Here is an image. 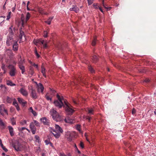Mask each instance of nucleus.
Returning a JSON list of instances; mask_svg holds the SVG:
<instances>
[{"label": "nucleus", "instance_id": "f257e3e1", "mask_svg": "<svg viewBox=\"0 0 156 156\" xmlns=\"http://www.w3.org/2000/svg\"><path fill=\"white\" fill-rule=\"evenodd\" d=\"M55 130L52 128H50V131L55 138H58L61 135V133L63 132V130L58 125H55Z\"/></svg>", "mask_w": 156, "mask_h": 156}, {"label": "nucleus", "instance_id": "f03ea898", "mask_svg": "<svg viewBox=\"0 0 156 156\" xmlns=\"http://www.w3.org/2000/svg\"><path fill=\"white\" fill-rule=\"evenodd\" d=\"M12 26L9 28V33L7 38L6 43L7 46H8L11 45L14 42L13 38L14 33L12 31Z\"/></svg>", "mask_w": 156, "mask_h": 156}, {"label": "nucleus", "instance_id": "7ed1b4c3", "mask_svg": "<svg viewBox=\"0 0 156 156\" xmlns=\"http://www.w3.org/2000/svg\"><path fill=\"white\" fill-rule=\"evenodd\" d=\"M50 114L53 119L57 122L61 121L63 119L54 109H51L50 112Z\"/></svg>", "mask_w": 156, "mask_h": 156}, {"label": "nucleus", "instance_id": "20e7f679", "mask_svg": "<svg viewBox=\"0 0 156 156\" xmlns=\"http://www.w3.org/2000/svg\"><path fill=\"white\" fill-rule=\"evenodd\" d=\"M57 97L58 100L55 101L54 104L55 105L59 108H61L63 105V101H64L65 104L66 103L62 97H60L58 94L57 95Z\"/></svg>", "mask_w": 156, "mask_h": 156}, {"label": "nucleus", "instance_id": "39448f33", "mask_svg": "<svg viewBox=\"0 0 156 156\" xmlns=\"http://www.w3.org/2000/svg\"><path fill=\"white\" fill-rule=\"evenodd\" d=\"M9 68L10 69L9 73L11 76H13L15 75L16 71L14 66L10 64L8 66Z\"/></svg>", "mask_w": 156, "mask_h": 156}, {"label": "nucleus", "instance_id": "423d86ee", "mask_svg": "<svg viewBox=\"0 0 156 156\" xmlns=\"http://www.w3.org/2000/svg\"><path fill=\"white\" fill-rule=\"evenodd\" d=\"M30 17V14L29 12H27L26 15V18L25 19L24 16L23 14H21V20L22 22V26L23 27V25L26 23L29 19Z\"/></svg>", "mask_w": 156, "mask_h": 156}, {"label": "nucleus", "instance_id": "0eeeda50", "mask_svg": "<svg viewBox=\"0 0 156 156\" xmlns=\"http://www.w3.org/2000/svg\"><path fill=\"white\" fill-rule=\"evenodd\" d=\"M0 113L2 115H3L5 113L8 115L7 111L5 109V105L3 104L0 105Z\"/></svg>", "mask_w": 156, "mask_h": 156}, {"label": "nucleus", "instance_id": "6e6552de", "mask_svg": "<svg viewBox=\"0 0 156 156\" xmlns=\"http://www.w3.org/2000/svg\"><path fill=\"white\" fill-rule=\"evenodd\" d=\"M30 92L31 96L34 99H36L37 98V96L36 93V90L32 87H31Z\"/></svg>", "mask_w": 156, "mask_h": 156}, {"label": "nucleus", "instance_id": "1a4fd4ad", "mask_svg": "<svg viewBox=\"0 0 156 156\" xmlns=\"http://www.w3.org/2000/svg\"><path fill=\"white\" fill-rule=\"evenodd\" d=\"M66 106V111L67 114L68 115H71L72 114L74 111L72 108H70L66 103H65Z\"/></svg>", "mask_w": 156, "mask_h": 156}, {"label": "nucleus", "instance_id": "9d476101", "mask_svg": "<svg viewBox=\"0 0 156 156\" xmlns=\"http://www.w3.org/2000/svg\"><path fill=\"white\" fill-rule=\"evenodd\" d=\"M37 89L38 92L39 93L41 92L42 94H43L44 87L41 83H40L38 84H37Z\"/></svg>", "mask_w": 156, "mask_h": 156}, {"label": "nucleus", "instance_id": "9b49d317", "mask_svg": "<svg viewBox=\"0 0 156 156\" xmlns=\"http://www.w3.org/2000/svg\"><path fill=\"white\" fill-rule=\"evenodd\" d=\"M19 37L20 40V41L22 42H23L26 40L25 36L24 35V33L22 31H20V34L19 35Z\"/></svg>", "mask_w": 156, "mask_h": 156}, {"label": "nucleus", "instance_id": "f8f14e48", "mask_svg": "<svg viewBox=\"0 0 156 156\" xmlns=\"http://www.w3.org/2000/svg\"><path fill=\"white\" fill-rule=\"evenodd\" d=\"M41 73L42 74L43 76L45 77H46V69L44 67V64L43 63L41 66Z\"/></svg>", "mask_w": 156, "mask_h": 156}, {"label": "nucleus", "instance_id": "ddd939ff", "mask_svg": "<svg viewBox=\"0 0 156 156\" xmlns=\"http://www.w3.org/2000/svg\"><path fill=\"white\" fill-rule=\"evenodd\" d=\"M17 100L19 103L21 104L23 106H24L27 104V102L22 98H18Z\"/></svg>", "mask_w": 156, "mask_h": 156}, {"label": "nucleus", "instance_id": "4468645a", "mask_svg": "<svg viewBox=\"0 0 156 156\" xmlns=\"http://www.w3.org/2000/svg\"><path fill=\"white\" fill-rule=\"evenodd\" d=\"M41 122H43L45 125H49L50 121L47 119L45 117L41 119Z\"/></svg>", "mask_w": 156, "mask_h": 156}, {"label": "nucleus", "instance_id": "2eb2a0df", "mask_svg": "<svg viewBox=\"0 0 156 156\" xmlns=\"http://www.w3.org/2000/svg\"><path fill=\"white\" fill-rule=\"evenodd\" d=\"M20 92L23 96H26L28 95V93L24 89L21 88L20 90Z\"/></svg>", "mask_w": 156, "mask_h": 156}, {"label": "nucleus", "instance_id": "dca6fc26", "mask_svg": "<svg viewBox=\"0 0 156 156\" xmlns=\"http://www.w3.org/2000/svg\"><path fill=\"white\" fill-rule=\"evenodd\" d=\"M64 121L66 123L72 124L73 123V120L70 119L69 117H67L64 119Z\"/></svg>", "mask_w": 156, "mask_h": 156}, {"label": "nucleus", "instance_id": "f3484780", "mask_svg": "<svg viewBox=\"0 0 156 156\" xmlns=\"http://www.w3.org/2000/svg\"><path fill=\"white\" fill-rule=\"evenodd\" d=\"M66 136L68 140L69 141H72V135L71 133H70L69 132V133H67Z\"/></svg>", "mask_w": 156, "mask_h": 156}, {"label": "nucleus", "instance_id": "a211bd4d", "mask_svg": "<svg viewBox=\"0 0 156 156\" xmlns=\"http://www.w3.org/2000/svg\"><path fill=\"white\" fill-rule=\"evenodd\" d=\"M69 10L70 11H74L76 13L79 12V8L75 5L73 6V7L70 8Z\"/></svg>", "mask_w": 156, "mask_h": 156}, {"label": "nucleus", "instance_id": "6ab92c4d", "mask_svg": "<svg viewBox=\"0 0 156 156\" xmlns=\"http://www.w3.org/2000/svg\"><path fill=\"white\" fill-rule=\"evenodd\" d=\"M18 46L17 41H16L13 44L12 47V50L14 51H17L18 50Z\"/></svg>", "mask_w": 156, "mask_h": 156}, {"label": "nucleus", "instance_id": "aec40b11", "mask_svg": "<svg viewBox=\"0 0 156 156\" xmlns=\"http://www.w3.org/2000/svg\"><path fill=\"white\" fill-rule=\"evenodd\" d=\"M8 128L10 135L11 136H13L14 135V133L13 128L11 126H8Z\"/></svg>", "mask_w": 156, "mask_h": 156}, {"label": "nucleus", "instance_id": "412c9836", "mask_svg": "<svg viewBox=\"0 0 156 156\" xmlns=\"http://www.w3.org/2000/svg\"><path fill=\"white\" fill-rule=\"evenodd\" d=\"M13 147L16 151H19L20 150V144L18 143H15L13 145Z\"/></svg>", "mask_w": 156, "mask_h": 156}, {"label": "nucleus", "instance_id": "4be33fe9", "mask_svg": "<svg viewBox=\"0 0 156 156\" xmlns=\"http://www.w3.org/2000/svg\"><path fill=\"white\" fill-rule=\"evenodd\" d=\"M18 57L19 58V65H22V64L24 63V59L22 60L21 58V56L20 55H18Z\"/></svg>", "mask_w": 156, "mask_h": 156}, {"label": "nucleus", "instance_id": "5701e85b", "mask_svg": "<svg viewBox=\"0 0 156 156\" xmlns=\"http://www.w3.org/2000/svg\"><path fill=\"white\" fill-rule=\"evenodd\" d=\"M20 69L21 70V73L23 74L25 72V69L24 66L23 65H20L19 66Z\"/></svg>", "mask_w": 156, "mask_h": 156}, {"label": "nucleus", "instance_id": "b1692460", "mask_svg": "<svg viewBox=\"0 0 156 156\" xmlns=\"http://www.w3.org/2000/svg\"><path fill=\"white\" fill-rule=\"evenodd\" d=\"M29 110L30 112H31L34 115V116H36L37 115V112L34 111L33 110L32 107H30V108L29 109Z\"/></svg>", "mask_w": 156, "mask_h": 156}, {"label": "nucleus", "instance_id": "393cba45", "mask_svg": "<svg viewBox=\"0 0 156 156\" xmlns=\"http://www.w3.org/2000/svg\"><path fill=\"white\" fill-rule=\"evenodd\" d=\"M14 99V98H12L9 97H7L6 100L7 103H11L12 102V101Z\"/></svg>", "mask_w": 156, "mask_h": 156}, {"label": "nucleus", "instance_id": "a878e982", "mask_svg": "<svg viewBox=\"0 0 156 156\" xmlns=\"http://www.w3.org/2000/svg\"><path fill=\"white\" fill-rule=\"evenodd\" d=\"M93 6L94 7L95 9H97L98 8L100 10V11L102 12H103V10L99 6H98V5L97 3H94L93 5Z\"/></svg>", "mask_w": 156, "mask_h": 156}, {"label": "nucleus", "instance_id": "bb28decb", "mask_svg": "<svg viewBox=\"0 0 156 156\" xmlns=\"http://www.w3.org/2000/svg\"><path fill=\"white\" fill-rule=\"evenodd\" d=\"M7 84L8 85H9L11 86H12L16 85L15 84L13 83L11 81L8 80L7 81Z\"/></svg>", "mask_w": 156, "mask_h": 156}, {"label": "nucleus", "instance_id": "cd10ccee", "mask_svg": "<svg viewBox=\"0 0 156 156\" xmlns=\"http://www.w3.org/2000/svg\"><path fill=\"white\" fill-rule=\"evenodd\" d=\"M94 109L92 108H88L87 112L90 115H93L94 114Z\"/></svg>", "mask_w": 156, "mask_h": 156}, {"label": "nucleus", "instance_id": "c85d7f7f", "mask_svg": "<svg viewBox=\"0 0 156 156\" xmlns=\"http://www.w3.org/2000/svg\"><path fill=\"white\" fill-rule=\"evenodd\" d=\"M53 18V17L49 18L47 21H45V22L47 23L48 24L50 25L51 24V22Z\"/></svg>", "mask_w": 156, "mask_h": 156}, {"label": "nucleus", "instance_id": "c756f323", "mask_svg": "<svg viewBox=\"0 0 156 156\" xmlns=\"http://www.w3.org/2000/svg\"><path fill=\"white\" fill-rule=\"evenodd\" d=\"M102 4L103 6L105 9H107V10H110L111 9V7H107L106 6H107V5H105L104 3V1L103 0L102 1Z\"/></svg>", "mask_w": 156, "mask_h": 156}, {"label": "nucleus", "instance_id": "7c9ffc66", "mask_svg": "<svg viewBox=\"0 0 156 156\" xmlns=\"http://www.w3.org/2000/svg\"><path fill=\"white\" fill-rule=\"evenodd\" d=\"M40 39L38 40H35L34 41V43L37 46L38 44H40Z\"/></svg>", "mask_w": 156, "mask_h": 156}, {"label": "nucleus", "instance_id": "2f4dec72", "mask_svg": "<svg viewBox=\"0 0 156 156\" xmlns=\"http://www.w3.org/2000/svg\"><path fill=\"white\" fill-rule=\"evenodd\" d=\"M38 11L41 14H47L48 13H44L43 11V9L42 8H39L38 9Z\"/></svg>", "mask_w": 156, "mask_h": 156}, {"label": "nucleus", "instance_id": "473e14b6", "mask_svg": "<svg viewBox=\"0 0 156 156\" xmlns=\"http://www.w3.org/2000/svg\"><path fill=\"white\" fill-rule=\"evenodd\" d=\"M30 129L36 128L34 125V123L33 122L30 123Z\"/></svg>", "mask_w": 156, "mask_h": 156}, {"label": "nucleus", "instance_id": "72a5a7b5", "mask_svg": "<svg viewBox=\"0 0 156 156\" xmlns=\"http://www.w3.org/2000/svg\"><path fill=\"white\" fill-rule=\"evenodd\" d=\"M12 124L13 125H15L16 124V120L14 118H12L11 119Z\"/></svg>", "mask_w": 156, "mask_h": 156}, {"label": "nucleus", "instance_id": "f704fd0d", "mask_svg": "<svg viewBox=\"0 0 156 156\" xmlns=\"http://www.w3.org/2000/svg\"><path fill=\"white\" fill-rule=\"evenodd\" d=\"M76 129L80 133H82V131L80 129V125H78L76 126Z\"/></svg>", "mask_w": 156, "mask_h": 156}, {"label": "nucleus", "instance_id": "c9c22d12", "mask_svg": "<svg viewBox=\"0 0 156 156\" xmlns=\"http://www.w3.org/2000/svg\"><path fill=\"white\" fill-rule=\"evenodd\" d=\"M11 13V12H10L8 13V14L7 16V18H6L7 20H8L10 19Z\"/></svg>", "mask_w": 156, "mask_h": 156}, {"label": "nucleus", "instance_id": "e433bc0d", "mask_svg": "<svg viewBox=\"0 0 156 156\" xmlns=\"http://www.w3.org/2000/svg\"><path fill=\"white\" fill-rule=\"evenodd\" d=\"M96 39L94 38L92 42V44L93 46H94L96 44Z\"/></svg>", "mask_w": 156, "mask_h": 156}, {"label": "nucleus", "instance_id": "4c0bfd02", "mask_svg": "<svg viewBox=\"0 0 156 156\" xmlns=\"http://www.w3.org/2000/svg\"><path fill=\"white\" fill-rule=\"evenodd\" d=\"M88 69L89 70H90V71L91 73H93L94 72V70L93 69L92 67L90 66L88 67Z\"/></svg>", "mask_w": 156, "mask_h": 156}, {"label": "nucleus", "instance_id": "58836bf2", "mask_svg": "<svg viewBox=\"0 0 156 156\" xmlns=\"http://www.w3.org/2000/svg\"><path fill=\"white\" fill-rule=\"evenodd\" d=\"M14 101L13 102V105L15 106H17L18 105V104L17 102L16 101L14 98Z\"/></svg>", "mask_w": 156, "mask_h": 156}, {"label": "nucleus", "instance_id": "ea45409f", "mask_svg": "<svg viewBox=\"0 0 156 156\" xmlns=\"http://www.w3.org/2000/svg\"><path fill=\"white\" fill-rule=\"evenodd\" d=\"M5 17H0V24L4 21Z\"/></svg>", "mask_w": 156, "mask_h": 156}, {"label": "nucleus", "instance_id": "a19ab883", "mask_svg": "<svg viewBox=\"0 0 156 156\" xmlns=\"http://www.w3.org/2000/svg\"><path fill=\"white\" fill-rule=\"evenodd\" d=\"M88 5H90L93 3L94 0H87Z\"/></svg>", "mask_w": 156, "mask_h": 156}, {"label": "nucleus", "instance_id": "79ce46f5", "mask_svg": "<svg viewBox=\"0 0 156 156\" xmlns=\"http://www.w3.org/2000/svg\"><path fill=\"white\" fill-rule=\"evenodd\" d=\"M83 118L84 119H88L89 121H90L91 119V117H89V116H83Z\"/></svg>", "mask_w": 156, "mask_h": 156}, {"label": "nucleus", "instance_id": "37998d69", "mask_svg": "<svg viewBox=\"0 0 156 156\" xmlns=\"http://www.w3.org/2000/svg\"><path fill=\"white\" fill-rule=\"evenodd\" d=\"M31 129V132H32V133L33 134H35V133L36 132V128H34V129Z\"/></svg>", "mask_w": 156, "mask_h": 156}, {"label": "nucleus", "instance_id": "c03bdc74", "mask_svg": "<svg viewBox=\"0 0 156 156\" xmlns=\"http://www.w3.org/2000/svg\"><path fill=\"white\" fill-rule=\"evenodd\" d=\"M74 147L75 148V150H76V151H77V152L80 154V151L78 150L76 144H74Z\"/></svg>", "mask_w": 156, "mask_h": 156}, {"label": "nucleus", "instance_id": "a18cd8bd", "mask_svg": "<svg viewBox=\"0 0 156 156\" xmlns=\"http://www.w3.org/2000/svg\"><path fill=\"white\" fill-rule=\"evenodd\" d=\"M48 32L46 31H44V33L43 36L44 37H48Z\"/></svg>", "mask_w": 156, "mask_h": 156}, {"label": "nucleus", "instance_id": "49530a36", "mask_svg": "<svg viewBox=\"0 0 156 156\" xmlns=\"http://www.w3.org/2000/svg\"><path fill=\"white\" fill-rule=\"evenodd\" d=\"M93 59L94 60V61L95 62L98 59V57L96 55H94L93 56Z\"/></svg>", "mask_w": 156, "mask_h": 156}, {"label": "nucleus", "instance_id": "de8ad7c7", "mask_svg": "<svg viewBox=\"0 0 156 156\" xmlns=\"http://www.w3.org/2000/svg\"><path fill=\"white\" fill-rule=\"evenodd\" d=\"M80 145L82 148H84V144L82 141L80 142Z\"/></svg>", "mask_w": 156, "mask_h": 156}, {"label": "nucleus", "instance_id": "09e8293b", "mask_svg": "<svg viewBox=\"0 0 156 156\" xmlns=\"http://www.w3.org/2000/svg\"><path fill=\"white\" fill-rule=\"evenodd\" d=\"M50 90L51 92L52 93V94L53 95H54L56 93L55 91L54 90H53L51 88H50Z\"/></svg>", "mask_w": 156, "mask_h": 156}, {"label": "nucleus", "instance_id": "8fccbe9b", "mask_svg": "<svg viewBox=\"0 0 156 156\" xmlns=\"http://www.w3.org/2000/svg\"><path fill=\"white\" fill-rule=\"evenodd\" d=\"M35 138L37 142H39V137L37 135H35Z\"/></svg>", "mask_w": 156, "mask_h": 156}, {"label": "nucleus", "instance_id": "3c124183", "mask_svg": "<svg viewBox=\"0 0 156 156\" xmlns=\"http://www.w3.org/2000/svg\"><path fill=\"white\" fill-rule=\"evenodd\" d=\"M0 125L2 126H4V123L1 118L0 119Z\"/></svg>", "mask_w": 156, "mask_h": 156}, {"label": "nucleus", "instance_id": "603ef678", "mask_svg": "<svg viewBox=\"0 0 156 156\" xmlns=\"http://www.w3.org/2000/svg\"><path fill=\"white\" fill-rule=\"evenodd\" d=\"M1 147H2V149L5 152H7L8 151V150L7 149H6L4 146L3 145L2 146H1Z\"/></svg>", "mask_w": 156, "mask_h": 156}, {"label": "nucleus", "instance_id": "864d4df0", "mask_svg": "<svg viewBox=\"0 0 156 156\" xmlns=\"http://www.w3.org/2000/svg\"><path fill=\"white\" fill-rule=\"evenodd\" d=\"M34 123L35 124V125L36 126H39V123L37 121H36V120H34Z\"/></svg>", "mask_w": 156, "mask_h": 156}, {"label": "nucleus", "instance_id": "5fc2aeb1", "mask_svg": "<svg viewBox=\"0 0 156 156\" xmlns=\"http://www.w3.org/2000/svg\"><path fill=\"white\" fill-rule=\"evenodd\" d=\"M46 98L48 100H50V101L51 100V98L49 96L46 95L45 96Z\"/></svg>", "mask_w": 156, "mask_h": 156}, {"label": "nucleus", "instance_id": "6e6d98bb", "mask_svg": "<svg viewBox=\"0 0 156 156\" xmlns=\"http://www.w3.org/2000/svg\"><path fill=\"white\" fill-rule=\"evenodd\" d=\"M50 142L49 140H46L45 141V144L46 145H48L49 144Z\"/></svg>", "mask_w": 156, "mask_h": 156}, {"label": "nucleus", "instance_id": "4d7b16f0", "mask_svg": "<svg viewBox=\"0 0 156 156\" xmlns=\"http://www.w3.org/2000/svg\"><path fill=\"white\" fill-rule=\"evenodd\" d=\"M73 102L75 104H77L78 103L77 102V100H75L74 99H73Z\"/></svg>", "mask_w": 156, "mask_h": 156}, {"label": "nucleus", "instance_id": "13d9d810", "mask_svg": "<svg viewBox=\"0 0 156 156\" xmlns=\"http://www.w3.org/2000/svg\"><path fill=\"white\" fill-rule=\"evenodd\" d=\"M26 129V128L25 127H21V128H18V130L20 131H21L22 130H23L24 129Z\"/></svg>", "mask_w": 156, "mask_h": 156}, {"label": "nucleus", "instance_id": "bf43d9fd", "mask_svg": "<svg viewBox=\"0 0 156 156\" xmlns=\"http://www.w3.org/2000/svg\"><path fill=\"white\" fill-rule=\"evenodd\" d=\"M59 156H66L65 154L63 153H60L59 154Z\"/></svg>", "mask_w": 156, "mask_h": 156}, {"label": "nucleus", "instance_id": "052dcab7", "mask_svg": "<svg viewBox=\"0 0 156 156\" xmlns=\"http://www.w3.org/2000/svg\"><path fill=\"white\" fill-rule=\"evenodd\" d=\"M33 66L35 67L37 69H38V66L37 64H36L35 63H34L33 64Z\"/></svg>", "mask_w": 156, "mask_h": 156}, {"label": "nucleus", "instance_id": "680f3d73", "mask_svg": "<svg viewBox=\"0 0 156 156\" xmlns=\"http://www.w3.org/2000/svg\"><path fill=\"white\" fill-rule=\"evenodd\" d=\"M150 81V80L149 79H146L144 80V82L147 83L149 82Z\"/></svg>", "mask_w": 156, "mask_h": 156}, {"label": "nucleus", "instance_id": "e2e57ef3", "mask_svg": "<svg viewBox=\"0 0 156 156\" xmlns=\"http://www.w3.org/2000/svg\"><path fill=\"white\" fill-rule=\"evenodd\" d=\"M40 44H44V40H43L41 39H40Z\"/></svg>", "mask_w": 156, "mask_h": 156}, {"label": "nucleus", "instance_id": "0e129e2a", "mask_svg": "<svg viewBox=\"0 0 156 156\" xmlns=\"http://www.w3.org/2000/svg\"><path fill=\"white\" fill-rule=\"evenodd\" d=\"M22 125L26 124L27 123V122L26 120H23L22 121Z\"/></svg>", "mask_w": 156, "mask_h": 156}, {"label": "nucleus", "instance_id": "69168bd1", "mask_svg": "<svg viewBox=\"0 0 156 156\" xmlns=\"http://www.w3.org/2000/svg\"><path fill=\"white\" fill-rule=\"evenodd\" d=\"M136 112V110L134 108H133L132 111V113L134 115Z\"/></svg>", "mask_w": 156, "mask_h": 156}, {"label": "nucleus", "instance_id": "338daca9", "mask_svg": "<svg viewBox=\"0 0 156 156\" xmlns=\"http://www.w3.org/2000/svg\"><path fill=\"white\" fill-rule=\"evenodd\" d=\"M15 107H16V109L17 110H18V111L20 110V108L19 106H18V105L17 106H16Z\"/></svg>", "mask_w": 156, "mask_h": 156}, {"label": "nucleus", "instance_id": "774afa93", "mask_svg": "<svg viewBox=\"0 0 156 156\" xmlns=\"http://www.w3.org/2000/svg\"><path fill=\"white\" fill-rule=\"evenodd\" d=\"M16 4L15 5V6L14 7H13L12 9V11L14 12L16 9Z\"/></svg>", "mask_w": 156, "mask_h": 156}]
</instances>
